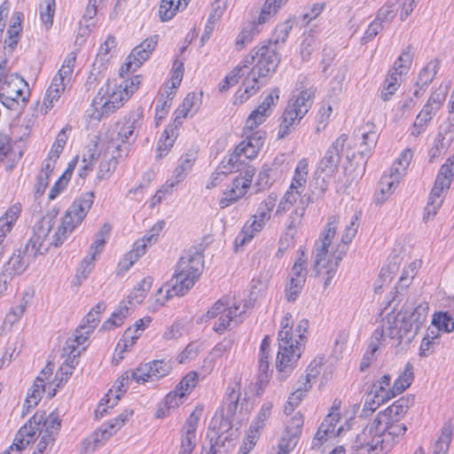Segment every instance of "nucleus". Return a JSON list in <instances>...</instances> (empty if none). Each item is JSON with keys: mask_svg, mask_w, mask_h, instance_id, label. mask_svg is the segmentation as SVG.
Instances as JSON below:
<instances>
[{"mask_svg": "<svg viewBox=\"0 0 454 454\" xmlns=\"http://www.w3.org/2000/svg\"><path fill=\"white\" fill-rule=\"evenodd\" d=\"M95 193L88 191L74 200L61 217L60 223L54 228L59 210H48L34 225L26 248L34 255L44 254L51 247H59L69 235L79 228L92 208Z\"/></svg>", "mask_w": 454, "mask_h": 454, "instance_id": "1", "label": "nucleus"}, {"mask_svg": "<svg viewBox=\"0 0 454 454\" xmlns=\"http://www.w3.org/2000/svg\"><path fill=\"white\" fill-rule=\"evenodd\" d=\"M359 215L355 214L345 226L340 240H335L340 223V215L326 218L318 239L315 241L314 270L327 286L335 276L340 262L347 255L359 226Z\"/></svg>", "mask_w": 454, "mask_h": 454, "instance_id": "2", "label": "nucleus"}, {"mask_svg": "<svg viewBox=\"0 0 454 454\" xmlns=\"http://www.w3.org/2000/svg\"><path fill=\"white\" fill-rule=\"evenodd\" d=\"M118 76L120 81L107 79L98 89L90 104L91 120L99 121L117 112L140 90L144 82L143 74H134L133 72L121 74V67Z\"/></svg>", "mask_w": 454, "mask_h": 454, "instance_id": "3", "label": "nucleus"}, {"mask_svg": "<svg viewBox=\"0 0 454 454\" xmlns=\"http://www.w3.org/2000/svg\"><path fill=\"white\" fill-rule=\"evenodd\" d=\"M281 62L277 43L263 41L253 47L248 55L240 60L218 84L219 92H226L237 85L245 75L268 78L274 74Z\"/></svg>", "mask_w": 454, "mask_h": 454, "instance_id": "4", "label": "nucleus"}, {"mask_svg": "<svg viewBox=\"0 0 454 454\" xmlns=\"http://www.w3.org/2000/svg\"><path fill=\"white\" fill-rule=\"evenodd\" d=\"M61 428V419L58 411L48 416L43 411H37L17 432L13 445L18 450H25L36 439L35 449L32 454H49Z\"/></svg>", "mask_w": 454, "mask_h": 454, "instance_id": "5", "label": "nucleus"}, {"mask_svg": "<svg viewBox=\"0 0 454 454\" xmlns=\"http://www.w3.org/2000/svg\"><path fill=\"white\" fill-rule=\"evenodd\" d=\"M309 321L301 319L295 322L291 313L281 318L278 333V351L277 368L279 372L293 369L300 359L306 343Z\"/></svg>", "mask_w": 454, "mask_h": 454, "instance_id": "6", "label": "nucleus"}, {"mask_svg": "<svg viewBox=\"0 0 454 454\" xmlns=\"http://www.w3.org/2000/svg\"><path fill=\"white\" fill-rule=\"evenodd\" d=\"M204 270L202 250L191 247L178 260L171 278L174 294L184 295L199 281Z\"/></svg>", "mask_w": 454, "mask_h": 454, "instance_id": "7", "label": "nucleus"}, {"mask_svg": "<svg viewBox=\"0 0 454 454\" xmlns=\"http://www.w3.org/2000/svg\"><path fill=\"white\" fill-rule=\"evenodd\" d=\"M66 369H69L68 366L62 365L53 374V364L48 363L44 366L27 392L23 406L26 412H28L40 403L43 393L47 395L48 398H52L56 395L57 390L67 380L72 373L71 370L64 372Z\"/></svg>", "mask_w": 454, "mask_h": 454, "instance_id": "8", "label": "nucleus"}, {"mask_svg": "<svg viewBox=\"0 0 454 454\" xmlns=\"http://www.w3.org/2000/svg\"><path fill=\"white\" fill-rule=\"evenodd\" d=\"M77 55L78 51L74 50L71 51L65 56L61 66L48 87L42 105L40 106V113L42 114H47L54 106L55 103L59 101L65 90L70 88Z\"/></svg>", "mask_w": 454, "mask_h": 454, "instance_id": "9", "label": "nucleus"}, {"mask_svg": "<svg viewBox=\"0 0 454 454\" xmlns=\"http://www.w3.org/2000/svg\"><path fill=\"white\" fill-rule=\"evenodd\" d=\"M241 137L242 140L234 147L232 152L222 160L221 166L223 168L236 170L245 161L255 160L264 145L266 132L252 133L242 130Z\"/></svg>", "mask_w": 454, "mask_h": 454, "instance_id": "10", "label": "nucleus"}, {"mask_svg": "<svg viewBox=\"0 0 454 454\" xmlns=\"http://www.w3.org/2000/svg\"><path fill=\"white\" fill-rule=\"evenodd\" d=\"M244 312L240 301L223 296L217 300L201 317V321L215 320L212 329L218 334L225 333L238 317Z\"/></svg>", "mask_w": 454, "mask_h": 454, "instance_id": "11", "label": "nucleus"}, {"mask_svg": "<svg viewBox=\"0 0 454 454\" xmlns=\"http://www.w3.org/2000/svg\"><path fill=\"white\" fill-rule=\"evenodd\" d=\"M317 89L313 86L301 89L294 95L283 114L279 137L287 135L290 129L297 125L312 106Z\"/></svg>", "mask_w": 454, "mask_h": 454, "instance_id": "12", "label": "nucleus"}, {"mask_svg": "<svg viewBox=\"0 0 454 454\" xmlns=\"http://www.w3.org/2000/svg\"><path fill=\"white\" fill-rule=\"evenodd\" d=\"M184 75V63L176 57L171 66L169 79L164 84V92L160 94L154 109V123L159 127L167 118L172 101L176 96L177 90Z\"/></svg>", "mask_w": 454, "mask_h": 454, "instance_id": "13", "label": "nucleus"}, {"mask_svg": "<svg viewBox=\"0 0 454 454\" xmlns=\"http://www.w3.org/2000/svg\"><path fill=\"white\" fill-rule=\"evenodd\" d=\"M30 98L27 82L17 74H11L0 80V102L12 111L26 106Z\"/></svg>", "mask_w": 454, "mask_h": 454, "instance_id": "14", "label": "nucleus"}, {"mask_svg": "<svg viewBox=\"0 0 454 454\" xmlns=\"http://www.w3.org/2000/svg\"><path fill=\"white\" fill-rule=\"evenodd\" d=\"M255 174L254 167H248L235 176L223 191L219 207L226 208L245 198L250 191Z\"/></svg>", "mask_w": 454, "mask_h": 454, "instance_id": "15", "label": "nucleus"}, {"mask_svg": "<svg viewBox=\"0 0 454 454\" xmlns=\"http://www.w3.org/2000/svg\"><path fill=\"white\" fill-rule=\"evenodd\" d=\"M356 444L358 449L369 453L384 454L389 451V443L387 440H384L378 415L356 435Z\"/></svg>", "mask_w": 454, "mask_h": 454, "instance_id": "16", "label": "nucleus"}, {"mask_svg": "<svg viewBox=\"0 0 454 454\" xmlns=\"http://www.w3.org/2000/svg\"><path fill=\"white\" fill-rule=\"evenodd\" d=\"M159 41L160 35L155 34L149 35L135 46L121 65V74H126L128 72H137L150 59L157 48Z\"/></svg>", "mask_w": 454, "mask_h": 454, "instance_id": "17", "label": "nucleus"}, {"mask_svg": "<svg viewBox=\"0 0 454 454\" xmlns=\"http://www.w3.org/2000/svg\"><path fill=\"white\" fill-rule=\"evenodd\" d=\"M279 94L280 90L278 88L272 89L262 99V103L247 116L242 130L252 133L266 132L263 129H260L259 127L264 123L272 114L274 107L278 102Z\"/></svg>", "mask_w": 454, "mask_h": 454, "instance_id": "18", "label": "nucleus"}, {"mask_svg": "<svg viewBox=\"0 0 454 454\" xmlns=\"http://www.w3.org/2000/svg\"><path fill=\"white\" fill-rule=\"evenodd\" d=\"M136 130L135 121L128 119L121 123H117L115 131L109 138L108 147L110 152L117 157L126 160L131 151L133 142L130 139L134 137Z\"/></svg>", "mask_w": 454, "mask_h": 454, "instance_id": "19", "label": "nucleus"}, {"mask_svg": "<svg viewBox=\"0 0 454 454\" xmlns=\"http://www.w3.org/2000/svg\"><path fill=\"white\" fill-rule=\"evenodd\" d=\"M204 406L198 404L185 419L180 430L179 450L177 454H192L196 447L197 428L203 414Z\"/></svg>", "mask_w": 454, "mask_h": 454, "instance_id": "20", "label": "nucleus"}, {"mask_svg": "<svg viewBox=\"0 0 454 454\" xmlns=\"http://www.w3.org/2000/svg\"><path fill=\"white\" fill-rule=\"evenodd\" d=\"M287 417L288 418L285 422V427L278 440V445L289 451H293L301 434L304 417L300 411L294 412L292 415Z\"/></svg>", "mask_w": 454, "mask_h": 454, "instance_id": "21", "label": "nucleus"}, {"mask_svg": "<svg viewBox=\"0 0 454 454\" xmlns=\"http://www.w3.org/2000/svg\"><path fill=\"white\" fill-rule=\"evenodd\" d=\"M400 321L395 313H388L382 318L381 325L376 328L372 335V339L376 342L370 344L371 356H374L375 352L379 349L380 342L383 340L385 334L391 338L401 337V330L398 326Z\"/></svg>", "mask_w": 454, "mask_h": 454, "instance_id": "22", "label": "nucleus"}, {"mask_svg": "<svg viewBox=\"0 0 454 454\" xmlns=\"http://www.w3.org/2000/svg\"><path fill=\"white\" fill-rule=\"evenodd\" d=\"M24 13L20 11L14 12L10 19L9 26L4 41V49L8 54H12L17 48L23 31Z\"/></svg>", "mask_w": 454, "mask_h": 454, "instance_id": "23", "label": "nucleus"}, {"mask_svg": "<svg viewBox=\"0 0 454 454\" xmlns=\"http://www.w3.org/2000/svg\"><path fill=\"white\" fill-rule=\"evenodd\" d=\"M165 221H158L153 225L151 230L147 233H145L141 239H138L134 242L132 248L129 251V253L132 255L133 259L137 261L146 253L147 247H151L158 240L161 231L165 228Z\"/></svg>", "mask_w": 454, "mask_h": 454, "instance_id": "24", "label": "nucleus"}, {"mask_svg": "<svg viewBox=\"0 0 454 454\" xmlns=\"http://www.w3.org/2000/svg\"><path fill=\"white\" fill-rule=\"evenodd\" d=\"M22 155V152L15 148L12 138L9 135L0 133V163H4L6 171H12Z\"/></svg>", "mask_w": 454, "mask_h": 454, "instance_id": "25", "label": "nucleus"}, {"mask_svg": "<svg viewBox=\"0 0 454 454\" xmlns=\"http://www.w3.org/2000/svg\"><path fill=\"white\" fill-rule=\"evenodd\" d=\"M454 176V154L450 156L445 162L441 166L431 193L444 197L446 192L450 188Z\"/></svg>", "mask_w": 454, "mask_h": 454, "instance_id": "26", "label": "nucleus"}, {"mask_svg": "<svg viewBox=\"0 0 454 454\" xmlns=\"http://www.w3.org/2000/svg\"><path fill=\"white\" fill-rule=\"evenodd\" d=\"M118 432L113 425L107 421L97 428L90 436L83 440V450L87 452L96 450L104 445L111 437Z\"/></svg>", "mask_w": 454, "mask_h": 454, "instance_id": "27", "label": "nucleus"}, {"mask_svg": "<svg viewBox=\"0 0 454 454\" xmlns=\"http://www.w3.org/2000/svg\"><path fill=\"white\" fill-rule=\"evenodd\" d=\"M196 160L197 151L195 150H189L181 155L177 166L173 170L172 177L167 181V184L170 187H173L183 182L192 171Z\"/></svg>", "mask_w": 454, "mask_h": 454, "instance_id": "28", "label": "nucleus"}, {"mask_svg": "<svg viewBox=\"0 0 454 454\" xmlns=\"http://www.w3.org/2000/svg\"><path fill=\"white\" fill-rule=\"evenodd\" d=\"M181 126L171 121L160 134L156 146V158L161 159L167 156L172 150Z\"/></svg>", "mask_w": 454, "mask_h": 454, "instance_id": "29", "label": "nucleus"}, {"mask_svg": "<svg viewBox=\"0 0 454 454\" xmlns=\"http://www.w3.org/2000/svg\"><path fill=\"white\" fill-rule=\"evenodd\" d=\"M22 213V204L16 201L10 205L0 216V246L12 231Z\"/></svg>", "mask_w": 454, "mask_h": 454, "instance_id": "30", "label": "nucleus"}, {"mask_svg": "<svg viewBox=\"0 0 454 454\" xmlns=\"http://www.w3.org/2000/svg\"><path fill=\"white\" fill-rule=\"evenodd\" d=\"M401 178L402 174L398 170L391 169L390 173L384 174L379 183V191L374 195L376 203L386 201L398 186Z\"/></svg>", "mask_w": 454, "mask_h": 454, "instance_id": "31", "label": "nucleus"}, {"mask_svg": "<svg viewBox=\"0 0 454 454\" xmlns=\"http://www.w3.org/2000/svg\"><path fill=\"white\" fill-rule=\"evenodd\" d=\"M203 92L200 91L199 94L196 92H189L184 98L181 104L176 107L173 114V119L171 121L182 126L184 121L188 117L189 114L193 109H198L201 104Z\"/></svg>", "mask_w": 454, "mask_h": 454, "instance_id": "32", "label": "nucleus"}, {"mask_svg": "<svg viewBox=\"0 0 454 454\" xmlns=\"http://www.w3.org/2000/svg\"><path fill=\"white\" fill-rule=\"evenodd\" d=\"M414 398L411 395H404L398 398L391 405L385 410L380 411L377 415L385 421L386 419H394L402 420L409 408L413 404Z\"/></svg>", "mask_w": 454, "mask_h": 454, "instance_id": "33", "label": "nucleus"}, {"mask_svg": "<svg viewBox=\"0 0 454 454\" xmlns=\"http://www.w3.org/2000/svg\"><path fill=\"white\" fill-rule=\"evenodd\" d=\"M380 420V416L378 415ZM380 428L384 434V440H387L389 443V450L394 447L398 439L402 438L407 428L402 420L394 419H380Z\"/></svg>", "mask_w": 454, "mask_h": 454, "instance_id": "34", "label": "nucleus"}, {"mask_svg": "<svg viewBox=\"0 0 454 454\" xmlns=\"http://www.w3.org/2000/svg\"><path fill=\"white\" fill-rule=\"evenodd\" d=\"M244 81L240 87L233 95V104L240 106L247 102L250 98L254 96L261 89L259 85V78L255 75H245Z\"/></svg>", "mask_w": 454, "mask_h": 454, "instance_id": "35", "label": "nucleus"}, {"mask_svg": "<svg viewBox=\"0 0 454 454\" xmlns=\"http://www.w3.org/2000/svg\"><path fill=\"white\" fill-rule=\"evenodd\" d=\"M391 385V377L388 374L380 377L375 383H373L371 394L376 398V404H383L397 395L394 392V385Z\"/></svg>", "mask_w": 454, "mask_h": 454, "instance_id": "36", "label": "nucleus"}, {"mask_svg": "<svg viewBox=\"0 0 454 454\" xmlns=\"http://www.w3.org/2000/svg\"><path fill=\"white\" fill-rule=\"evenodd\" d=\"M184 398L186 397L174 387L159 404L155 411V417L157 419H163L169 416L171 411L178 409L183 404Z\"/></svg>", "mask_w": 454, "mask_h": 454, "instance_id": "37", "label": "nucleus"}, {"mask_svg": "<svg viewBox=\"0 0 454 454\" xmlns=\"http://www.w3.org/2000/svg\"><path fill=\"white\" fill-rule=\"evenodd\" d=\"M191 0H160L158 16L161 22L171 20L178 12H183Z\"/></svg>", "mask_w": 454, "mask_h": 454, "instance_id": "38", "label": "nucleus"}, {"mask_svg": "<svg viewBox=\"0 0 454 454\" xmlns=\"http://www.w3.org/2000/svg\"><path fill=\"white\" fill-rule=\"evenodd\" d=\"M153 278L146 276L143 278L129 292L126 299L129 306L141 304L146 298L153 285Z\"/></svg>", "mask_w": 454, "mask_h": 454, "instance_id": "39", "label": "nucleus"}, {"mask_svg": "<svg viewBox=\"0 0 454 454\" xmlns=\"http://www.w3.org/2000/svg\"><path fill=\"white\" fill-rule=\"evenodd\" d=\"M413 47L409 44L402 51L398 58L395 60L392 69L388 72L400 78L406 75L413 61Z\"/></svg>", "mask_w": 454, "mask_h": 454, "instance_id": "40", "label": "nucleus"}, {"mask_svg": "<svg viewBox=\"0 0 454 454\" xmlns=\"http://www.w3.org/2000/svg\"><path fill=\"white\" fill-rule=\"evenodd\" d=\"M265 223L259 218H255L253 215L251 221H247L239 236L236 238L235 243L237 246H244L250 242L256 233L260 232L265 226Z\"/></svg>", "mask_w": 454, "mask_h": 454, "instance_id": "41", "label": "nucleus"}, {"mask_svg": "<svg viewBox=\"0 0 454 454\" xmlns=\"http://www.w3.org/2000/svg\"><path fill=\"white\" fill-rule=\"evenodd\" d=\"M282 6H284V4L278 0H265L258 17L252 23L253 28L259 32V27L269 22L278 13Z\"/></svg>", "mask_w": 454, "mask_h": 454, "instance_id": "42", "label": "nucleus"}, {"mask_svg": "<svg viewBox=\"0 0 454 454\" xmlns=\"http://www.w3.org/2000/svg\"><path fill=\"white\" fill-rule=\"evenodd\" d=\"M106 153H109L110 156L105 155L101 159L97 170L96 178L99 181L110 178L114 173L119 162L124 160L121 157L114 155L109 149L106 150Z\"/></svg>", "mask_w": 454, "mask_h": 454, "instance_id": "43", "label": "nucleus"}, {"mask_svg": "<svg viewBox=\"0 0 454 454\" xmlns=\"http://www.w3.org/2000/svg\"><path fill=\"white\" fill-rule=\"evenodd\" d=\"M305 189L296 187L289 184L287 190L285 192L282 199L280 200L276 214L283 215L290 210L299 200L301 201V194Z\"/></svg>", "mask_w": 454, "mask_h": 454, "instance_id": "44", "label": "nucleus"}, {"mask_svg": "<svg viewBox=\"0 0 454 454\" xmlns=\"http://www.w3.org/2000/svg\"><path fill=\"white\" fill-rule=\"evenodd\" d=\"M333 111V106L330 101L323 100L319 103L314 116V127L317 134H319L327 128Z\"/></svg>", "mask_w": 454, "mask_h": 454, "instance_id": "45", "label": "nucleus"}, {"mask_svg": "<svg viewBox=\"0 0 454 454\" xmlns=\"http://www.w3.org/2000/svg\"><path fill=\"white\" fill-rule=\"evenodd\" d=\"M341 158L332 151L326 150L322 159L319 160L317 171L325 175V177H333L338 171Z\"/></svg>", "mask_w": 454, "mask_h": 454, "instance_id": "46", "label": "nucleus"}, {"mask_svg": "<svg viewBox=\"0 0 454 454\" xmlns=\"http://www.w3.org/2000/svg\"><path fill=\"white\" fill-rule=\"evenodd\" d=\"M309 173V160L307 157L301 158L295 164L290 184L305 189Z\"/></svg>", "mask_w": 454, "mask_h": 454, "instance_id": "47", "label": "nucleus"}, {"mask_svg": "<svg viewBox=\"0 0 454 454\" xmlns=\"http://www.w3.org/2000/svg\"><path fill=\"white\" fill-rule=\"evenodd\" d=\"M99 156L98 143L95 142L92 147H88L82 153V166L78 170V175L85 178L93 170L94 165Z\"/></svg>", "mask_w": 454, "mask_h": 454, "instance_id": "48", "label": "nucleus"}, {"mask_svg": "<svg viewBox=\"0 0 454 454\" xmlns=\"http://www.w3.org/2000/svg\"><path fill=\"white\" fill-rule=\"evenodd\" d=\"M343 430L342 427H339L338 429L329 427L325 423H321L312 441L313 448H321L325 442L331 440H334L340 434Z\"/></svg>", "mask_w": 454, "mask_h": 454, "instance_id": "49", "label": "nucleus"}, {"mask_svg": "<svg viewBox=\"0 0 454 454\" xmlns=\"http://www.w3.org/2000/svg\"><path fill=\"white\" fill-rule=\"evenodd\" d=\"M111 229L112 226L108 223H106L101 226L100 230L97 233L95 240L90 245V254L88 255L89 257L98 260L104 250L106 240L109 238Z\"/></svg>", "mask_w": 454, "mask_h": 454, "instance_id": "50", "label": "nucleus"}, {"mask_svg": "<svg viewBox=\"0 0 454 454\" xmlns=\"http://www.w3.org/2000/svg\"><path fill=\"white\" fill-rule=\"evenodd\" d=\"M137 340V336L124 331L121 338L119 340L115 347L113 362L115 364H118L123 359L124 353L130 351L136 345Z\"/></svg>", "mask_w": 454, "mask_h": 454, "instance_id": "51", "label": "nucleus"}, {"mask_svg": "<svg viewBox=\"0 0 454 454\" xmlns=\"http://www.w3.org/2000/svg\"><path fill=\"white\" fill-rule=\"evenodd\" d=\"M358 132L361 135L362 146H364L366 149H372L376 145L379 133L373 121H366L358 129Z\"/></svg>", "mask_w": 454, "mask_h": 454, "instance_id": "52", "label": "nucleus"}, {"mask_svg": "<svg viewBox=\"0 0 454 454\" xmlns=\"http://www.w3.org/2000/svg\"><path fill=\"white\" fill-rule=\"evenodd\" d=\"M278 196L275 193L267 195L258 205L255 214V218H259L265 223L270 221L271 213L276 207Z\"/></svg>", "mask_w": 454, "mask_h": 454, "instance_id": "53", "label": "nucleus"}, {"mask_svg": "<svg viewBox=\"0 0 454 454\" xmlns=\"http://www.w3.org/2000/svg\"><path fill=\"white\" fill-rule=\"evenodd\" d=\"M40 20L46 30H49L53 25V19L56 11L55 0H40L39 6Z\"/></svg>", "mask_w": 454, "mask_h": 454, "instance_id": "54", "label": "nucleus"}, {"mask_svg": "<svg viewBox=\"0 0 454 454\" xmlns=\"http://www.w3.org/2000/svg\"><path fill=\"white\" fill-rule=\"evenodd\" d=\"M441 334L434 329L429 327L426 335L422 339L419 346V356H427L432 354L435 347L439 344Z\"/></svg>", "mask_w": 454, "mask_h": 454, "instance_id": "55", "label": "nucleus"}, {"mask_svg": "<svg viewBox=\"0 0 454 454\" xmlns=\"http://www.w3.org/2000/svg\"><path fill=\"white\" fill-rule=\"evenodd\" d=\"M200 381V375L195 371H191L187 372L176 385L175 388L184 395L185 397H188L192 392L196 388L197 385Z\"/></svg>", "mask_w": 454, "mask_h": 454, "instance_id": "56", "label": "nucleus"}, {"mask_svg": "<svg viewBox=\"0 0 454 454\" xmlns=\"http://www.w3.org/2000/svg\"><path fill=\"white\" fill-rule=\"evenodd\" d=\"M414 379L413 365L407 363L403 371L399 374L394 382V392L398 395L405 391L412 383Z\"/></svg>", "mask_w": 454, "mask_h": 454, "instance_id": "57", "label": "nucleus"}, {"mask_svg": "<svg viewBox=\"0 0 454 454\" xmlns=\"http://www.w3.org/2000/svg\"><path fill=\"white\" fill-rule=\"evenodd\" d=\"M319 374V369L317 364H310L306 371V374L301 376L298 380V387L295 388L296 391L301 392L303 395H307L308 392L312 387L315 380Z\"/></svg>", "mask_w": 454, "mask_h": 454, "instance_id": "58", "label": "nucleus"}, {"mask_svg": "<svg viewBox=\"0 0 454 454\" xmlns=\"http://www.w3.org/2000/svg\"><path fill=\"white\" fill-rule=\"evenodd\" d=\"M446 98V94L444 91L437 90L434 91L429 98L427 99V103L423 106L421 112H424L427 116L431 117L433 119V116L439 111L441 108L442 103L444 102Z\"/></svg>", "mask_w": 454, "mask_h": 454, "instance_id": "59", "label": "nucleus"}, {"mask_svg": "<svg viewBox=\"0 0 454 454\" xmlns=\"http://www.w3.org/2000/svg\"><path fill=\"white\" fill-rule=\"evenodd\" d=\"M432 325L433 329L439 333L440 332L450 333L454 330V320L448 312H434L432 317Z\"/></svg>", "mask_w": 454, "mask_h": 454, "instance_id": "60", "label": "nucleus"}, {"mask_svg": "<svg viewBox=\"0 0 454 454\" xmlns=\"http://www.w3.org/2000/svg\"><path fill=\"white\" fill-rule=\"evenodd\" d=\"M34 297V291L31 289L23 292L22 300L19 306L10 310L6 315V318L10 319L11 324L18 322L25 313L27 307Z\"/></svg>", "mask_w": 454, "mask_h": 454, "instance_id": "61", "label": "nucleus"}, {"mask_svg": "<svg viewBox=\"0 0 454 454\" xmlns=\"http://www.w3.org/2000/svg\"><path fill=\"white\" fill-rule=\"evenodd\" d=\"M120 399L121 396L115 394L114 389H109L107 393L100 399L96 410V415L99 416L100 418L106 416L109 412V410L113 409L118 404Z\"/></svg>", "mask_w": 454, "mask_h": 454, "instance_id": "62", "label": "nucleus"}, {"mask_svg": "<svg viewBox=\"0 0 454 454\" xmlns=\"http://www.w3.org/2000/svg\"><path fill=\"white\" fill-rule=\"evenodd\" d=\"M452 436L450 423H446L441 429L434 448V454H447Z\"/></svg>", "mask_w": 454, "mask_h": 454, "instance_id": "63", "label": "nucleus"}, {"mask_svg": "<svg viewBox=\"0 0 454 454\" xmlns=\"http://www.w3.org/2000/svg\"><path fill=\"white\" fill-rule=\"evenodd\" d=\"M401 85V78L390 73L387 74L380 91L383 101H388L395 94Z\"/></svg>", "mask_w": 454, "mask_h": 454, "instance_id": "64", "label": "nucleus"}]
</instances>
